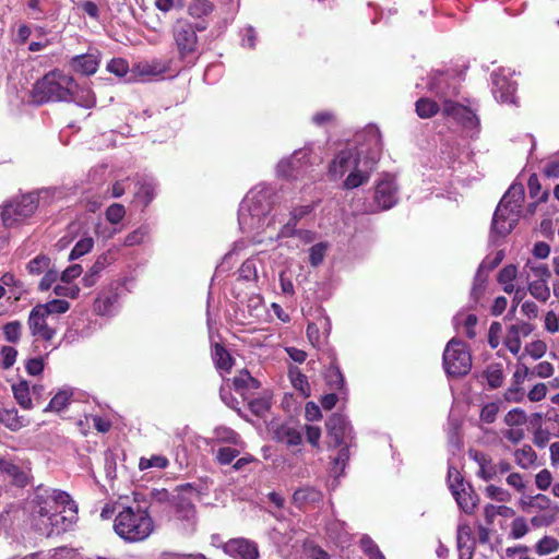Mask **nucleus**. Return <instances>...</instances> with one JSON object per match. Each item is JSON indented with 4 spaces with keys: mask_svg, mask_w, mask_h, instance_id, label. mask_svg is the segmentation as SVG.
<instances>
[{
    "mask_svg": "<svg viewBox=\"0 0 559 559\" xmlns=\"http://www.w3.org/2000/svg\"><path fill=\"white\" fill-rule=\"evenodd\" d=\"M25 510L32 527L46 537L69 531L78 520V506L59 489L38 487Z\"/></svg>",
    "mask_w": 559,
    "mask_h": 559,
    "instance_id": "obj_1",
    "label": "nucleus"
},
{
    "mask_svg": "<svg viewBox=\"0 0 559 559\" xmlns=\"http://www.w3.org/2000/svg\"><path fill=\"white\" fill-rule=\"evenodd\" d=\"M274 190L270 186L259 185L251 189L238 210V223L242 233L251 235L253 240L262 242L275 230L276 218L271 215L274 204Z\"/></svg>",
    "mask_w": 559,
    "mask_h": 559,
    "instance_id": "obj_2",
    "label": "nucleus"
},
{
    "mask_svg": "<svg viewBox=\"0 0 559 559\" xmlns=\"http://www.w3.org/2000/svg\"><path fill=\"white\" fill-rule=\"evenodd\" d=\"M146 501H140L138 495L129 504H118L114 520V532L126 543H141L154 532V521Z\"/></svg>",
    "mask_w": 559,
    "mask_h": 559,
    "instance_id": "obj_3",
    "label": "nucleus"
},
{
    "mask_svg": "<svg viewBox=\"0 0 559 559\" xmlns=\"http://www.w3.org/2000/svg\"><path fill=\"white\" fill-rule=\"evenodd\" d=\"M61 194L58 188H44L38 192L14 197L2 205L1 219L5 227L16 226L35 213L39 202L48 204Z\"/></svg>",
    "mask_w": 559,
    "mask_h": 559,
    "instance_id": "obj_4",
    "label": "nucleus"
},
{
    "mask_svg": "<svg viewBox=\"0 0 559 559\" xmlns=\"http://www.w3.org/2000/svg\"><path fill=\"white\" fill-rule=\"evenodd\" d=\"M209 26L207 21L191 23L188 20L179 19L171 27L175 49L177 52L179 68H192L201 56L199 38L197 33L204 32Z\"/></svg>",
    "mask_w": 559,
    "mask_h": 559,
    "instance_id": "obj_5",
    "label": "nucleus"
},
{
    "mask_svg": "<svg viewBox=\"0 0 559 559\" xmlns=\"http://www.w3.org/2000/svg\"><path fill=\"white\" fill-rule=\"evenodd\" d=\"M367 135L368 147L366 148V153L358 155L354 162V166H350L345 175L343 181V188L345 190H353L366 185L370 180L371 174L380 159L382 143L379 130L371 127L368 129Z\"/></svg>",
    "mask_w": 559,
    "mask_h": 559,
    "instance_id": "obj_6",
    "label": "nucleus"
},
{
    "mask_svg": "<svg viewBox=\"0 0 559 559\" xmlns=\"http://www.w3.org/2000/svg\"><path fill=\"white\" fill-rule=\"evenodd\" d=\"M524 187L513 183L500 200L492 217L491 237H506L518 224L522 214Z\"/></svg>",
    "mask_w": 559,
    "mask_h": 559,
    "instance_id": "obj_7",
    "label": "nucleus"
},
{
    "mask_svg": "<svg viewBox=\"0 0 559 559\" xmlns=\"http://www.w3.org/2000/svg\"><path fill=\"white\" fill-rule=\"evenodd\" d=\"M76 87L78 84L72 76L61 70H52L34 84L33 102L36 104L69 102L71 93Z\"/></svg>",
    "mask_w": 559,
    "mask_h": 559,
    "instance_id": "obj_8",
    "label": "nucleus"
},
{
    "mask_svg": "<svg viewBox=\"0 0 559 559\" xmlns=\"http://www.w3.org/2000/svg\"><path fill=\"white\" fill-rule=\"evenodd\" d=\"M443 367L448 376H465L472 367V357L467 346L459 340L452 338L443 352Z\"/></svg>",
    "mask_w": 559,
    "mask_h": 559,
    "instance_id": "obj_9",
    "label": "nucleus"
},
{
    "mask_svg": "<svg viewBox=\"0 0 559 559\" xmlns=\"http://www.w3.org/2000/svg\"><path fill=\"white\" fill-rule=\"evenodd\" d=\"M468 455L478 465L477 476L485 481L496 479L500 475L509 473L512 468L508 461L501 460L493 463L491 456L481 451L469 450Z\"/></svg>",
    "mask_w": 559,
    "mask_h": 559,
    "instance_id": "obj_10",
    "label": "nucleus"
},
{
    "mask_svg": "<svg viewBox=\"0 0 559 559\" xmlns=\"http://www.w3.org/2000/svg\"><path fill=\"white\" fill-rule=\"evenodd\" d=\"M427 86L442 102V106L447 99H452L459 93V80L454 73L448 71L431 73Z\"/></svg>",
    "mask_w": 559,
    "mask_h": 559,
    "instance_id": "obj_11",
    "label": "nucleus"
},
{
    "mask_svg": "<svg viewBox=\"0 0 559 559\" xmlns=\"http://www.w3.org/2000/svg\"><path fill=\"white\" fill-rule=\"evenodd\" d=\"M374 202L370 209L371 212L389 210L399 201V189L395 178L391 175H384L377 183L374 189Z\"/></svg>",
    "mask_w": 559,
    "mask_h": 559,
    "instance_id": "obj_12",
    "label": "nucleus"
},
{
    "mask_svg": "<svg viewBox=\"0 0 559 559\" xmlns=\"http://www.w3.org/2000/svg\"><path fill=\"white\" fill-rule=\"evenodd\" d=\"M368 145L359 144L354 146H347L341 150L332 159L329 166V175L333 180L344 178L350 166H354V162L359 154H365Z\"/></svg>",
    "mask_w": 559,
    "mask_h": 559,
    "instance_id": "obj_13",
    "label": "nucleus"
},
{
    "mask_svg": "<svg viewBox=\"0 0 559 559\" xmlns=\"http://www.w3.org/2000/svg\"><path fill=\"white\" fill-rule=\"evenodd\" d=\"M55 321L56 318H50L41 308L35 306L28 314L27 325L34 337L49 342L55 337L57 332Z\"/></svg>",
    "mask_w": 559,
    "mask_h": 559,
    "instance_id": "obj_14",
    "label": "nucleus"
},
{
    "mask_svg": "<svg viewBox=\"0 0 559 559\" xmlns=\"http://www.w3.org/2000/svg\"><path fill=\"white\" fill-rule=\"evenodd\" d=\"M309 148L296 150L288 158L282 159L277 164V174L288 179H298L302 177L308 169Z\"/></svg>",
    "mask_w": 559,
    "mask_h": 559,
    "instance_id": "obj_15",
    "label": "nucleus"
},
{
    "mask_svg": "<svg viewBox=\"0 0 559 559\" xmlns=\"http://www.w3.org/2000/svg\"><path fill=\"white\" fill-rule=\"evenodd\" d=\"M510 69H499L491 74L492 94L500 103H515L516 82L511 80Z\"/></svg>",
    "mask_w": 559,
    "mask_h": 559,
    "instance_id": "obj_16",
    "label": "nucleus"
},
{
    "mask_svg": "<svg viewBox=\"0 0 559 559\" xmlns=\"http://www.w3.org/2000/svg\"><path fill=\"white\" fill-rule=\"evenodd\" d=\"M442 114L447 117H452L461 123L464 129L471 131V136L478 132L479 119L468 107H465L453 99H447L442 107Z\"/></svg>",
    "mask_w": 559,
    "mask_h": 559,
    "instance_id": "obj_17",
    "label": "nucleus"
},
{
    "mask_svg": "<svg viewBox=\"0 0 559 559\" xmlns=\"http://www.w3.org/2000/svg\"><path fill=\"white\" fill-rule=\"evenodd\" d=\"M329 444L332 447H341L352 441L353 429L347 418L341 414H333L326 421Z\"/></svg>",
    "mask_w": 559,
    "mask_h": 559,
    "instance_id": "obj_18",
    "label": "nucleus"
},
{
    "mask_svg": "<svg viewBox=\"0 0 559 559\" xmlns=\"http://www.w3.org/2000/svg\"><path fill=\"white\" fill-rule=\"evenodd\" d=\"M223 550L234 559H259L260 556L257 543L243 537L229 539Z\"/></svg>",
    "mask_w": 559,
    "mask_h": 559,
    "instance_id": "obj_19",
    "label": "nucleus"
},
{
    "mask_svg": "<svg viewBox=\"0 0 559 559\" xmlns=\"http://www.w3.org/2000/svg\"><path fill=\"white\" fill-rule=\"evenodd\" d=\"M503 251H498L496 255L490 259L486 258L479 265L477 273L474 278V285L471 292L472 297L475 301L478 300L479 296L483 294L485 289V284L487 282L488 272L497 267L501 261L503 260Z\"/></svg>",
    "mask_w": 559,
    "mask_h": 559,
    "instance_id": "obj_20",
    "label": "nucleus"
},
{
    "mask_svg": "<svg viewBox=\"0 0 559 559\" xmlns=\"http://www.w3.org/2000/svg\"><path fill=\"white\" fill-rule=\"evenodd\" d=\"M27 483V477L15 464L5 459H0V487L8 484L24 487Z\"/></svg>",
    "mask_w": 559,
    "mask_h": 559,
    "instance_id": "obj_21",
    "label": "nucleus"
},
{
    "mask_svg": "<svg viewBox=\"0 0 559 559\" xmlns=\"http://www.w3.org/2000/svg\"><path fill=\"white\" fill-rule=\"evenodd\" d=\"M313 207L314 206L312 204H306L293 209V211L290 212L289 221L284 226H282L277 233L271 231L270 235L267 236V239L274 240L278 238L293 236V234L295 233V226L298 223V221H300L306 215L310 214L313 211Z\"/></svg>",
    "mask_w": 559,
    "mask_h": 559,
    "instance_id": "obj_22",
    "label": "nucleus"
},
{
    "mask_svg": "<svg viewBox=\"0 0 559 559\" xmlns=\"http://www.w3.org/2000/svg\"><path fill=\"white\" fill-rule=\"evenodd\" d=\"M174 61L170 59H153L138 64V71L143 76H160L168 72H179L181 68H173Z\"/></svg>",
    "mask_w": 559,
    "mask_h": 559,
    "instance_id": "obj_23",
    "label": "nucleus"
},
{
    "mask_svg": "<svg viewBox=\"0 0 559 559\" xmlns=\"http://www.w3.org/2000/svg\"><path fill=\"white\" fill-rule=\"evenodd\" d=\"M70 64L74 71L84 75H92L97 71L99 66L98 53L88 52L74 56L71 59Z\"/></svg>",
    "mask_w": 559,
    "mask_h": 559,
    "instance_id": "obj_24",
    "label": "nucleus"
},
{
    "mask_svg": "<svg viewBox=\"0 0 559 559\" xmlns=\"http://www.w3.org/2000/svg\"><path fill=\"white\" fill-rule=\"evenodd\" d=\"M323 493L313 486H304L296 489L293 493V503L301 509L307 506L318 503L322 500Z\"/></svg>",
    "mask_w": 559,
    "mask_h": 559,
    "instance_id": "obj_25",
    "label": "nucleus"
},
{
    "mask_svg": "<svg viewBox=\"0 0 559 559\" xmlns=\"http://www.w3.org/2000/svg\"><path fill=\"white\" fill-rule=\"evenodd\" d=\"M135 198L138 201L147 206L156 195L157 183L153 177H140L135 183Z\"/></svg>",
    "mask_w": 559,
    "mask_h": 559,
    "instance_id": "obj_26",
    "label": "nucleus"
},
{
    "mask_svg": "<svg viewBox=\"0 0 559 559\" xmlns=\"http://www.w3.org/2000/svg\"><path fill=\"white\" fill-rule=\"evenodd\" d=\"M119 296L115 292L99 294L94 302V310L99 316H112L118 309Z\"/></svg>",
    "mask_w": 559,
    "mask_h": 559,
    "instance_id": "obj_27",
    "label": "nucleus"
},
{
    "mask_svg": "<svg viewBox=\"0 0 559 559\" xmlns=\"http://www.w3.org/2000/svg\"><path fill=\"white\" fill-rule=\"evenodd\" d=\"M452 495L462 511L467 514H472L475 511L478 503V497L468 484L466 487L459 491H454Z\"/></svg>",
    "mask_w": 559,
    "mask_h": 559,
    "instance_id": "obj_28",
    "label": "nucleus"
},
{
    "mask_svg": "<svg viewBox=\"0 0 559 559\" xmlns=\"http://www.w3.org/2000/svg\"><path fill=\"white\" fill-rule=\"evenodd\" d=\"M191 488L192 487L190 484L182 486L177 497L174 498V506L176 507V512L179 518L190 519L194 514V506L189 499L185 497V492Z\"/></svg>",
    "mask_w": 559,
    "mask_h": 559,
    "instance_id": "obj_29",
    "label": "nucleus"
},
{
    "mask_svg": "<svg viewBox=\"0 0 559 559\" xmlns=\"http://www.w3.org/2000/svg\"><path fill=\"white\" fill-rule=\"evenodd\" d=\"M471 539L469 528L460 526L457 530L456 543L459 549V559H472L474 554L473 544H468Z\"/></svg>",
    "mask_w": 559,
    "mask_h": 559,
    "instance_id": "obj_30",
    "label": "nucleus"
},
{
    "mask_svg": "<svg viewBox=\"0 0 559 559\" xmlns=\"http://www.w3.org/2000/svg\"><path fill=\"white\" fill-rule=\"evenodd\" d=\"M275 433L278 441L284 442L289 447L299 445L302 441L300 430L289 425H281L277 427Z\"/></svg>",
    "mask_w": 559,
    "mask_h": 559,
    "instance_id": "obj_31",
    "label": "nucleus"
},
{
    "mask_svg": "<svg viewBox=\"0 0 559 559\" xmlns=\"http://www.w3.org/2000/svg\"><path fill=\"white\" fill-rule=\"evenodd\" d=\"M109 264L108 257L106 254L99 255L93 265L90 267L88 272L83 276L82 281L86 287H91L95 285L97 282L99 274L106 269Z\"/></svg>",
    "mask_w": 559,
    "mask_h": 559,
    "instance_id": "obj_32",
    "label": "nucleus"
},
{
    "mask_svg": "<svg viewBox=\"0 0 559 559\" xmlns=\"http://www.w3.org/2000/svg\"><path fill=\"white\" fill-rule=\"evenodd\" d=\"M0 423L13 431L27 425V420L15 408L0 411Z\"/></svg>",
    "mask_w": 559,
    "mask_h": 559,
    "instance_id": "obj_33",
    "label": "nucleus"
},
{
    "mask_svg": "<svg viewBox=\"0 0 559 559\" xmlns=\"http://www.w3.org/2000/svg\"><path fill=\"white\" fill-rule=\"evenodd\" d=\"M69 102H73L78 106L84 108H92L96 104V98L90 87H82L78 85V87L71 93V98Z\"/></svg>",
    "mask_w": 559,
    "mask_h": 559,
    "instance_id": "obj_34",
    "label": "nucleus"
},
{
    "mask_svg": "<svg viewBox=\"0 0 559 559\" xmlns=\"http://www.w3.org/2000/svg\"><path fill=\"white\" fill-rule=\"evenodd\" d=\"M515 463L524 469H528L535 465L537 460V454L533 450V448L528 444L523 445L520 449H516L513 453Z\"/></svg>",
    "mask_w": 559,
    "mask_h": 559,
    "instance_id": "obj_35",
    "label": "nucleus"
},
{
    "mask_svg": "<svg viewBox=\"0 0 559 559\" xmlns=\"http://www.w3.org/2000/svg\"><path fill=\"white\" fill-rule=\"evenodd\" d=\"M214 10V4L209 0H194L188 5V14L199 21H206Z\"/></svg>",
    "mask_w": 559,
    "mask_h": 559,
    "instance_id": "obj_36",
    "label": "nucleus"
},
{
    "mask_svg": "<svg viewBox=\"0 0 559 559\" xmlns=\"http://www.w3.org/2000/svg\"><path fill=\"white\" fill-rule=\"evenodd\" d=\"M12 392L17 404L24 409L33 407L31 389L26 381H20L12 385Z\"/></svg>",
    "mask_w": 559,
    "mask_h": 559,
    "instance_id": "obj_37",
    "label": "nucleus"
},
{
    "mask_svg": "<svg viewBox=\"0 0 559 559\" xmlns=\"http://www.w3.org/2000/svg\"><path fill=\"white\" fill-rule=\"evenodd\" d=\"M72 390L70 388H63L59 390L55 396L50 400L49 404L45 407V412H60L64 409L72 396Z\"/></svg>",
    "mask_w": 559,
    "mask_h": 559,
    "instance_id": "obj_38",
    "label": "nucleus"
},
{
    "mask_svg": "<svg viewBox=\"0 0 559 559\" xmlns=\"http://www.w3.org/2000/svg\"><path fill=\"white\" fill-rule=\"evenodd\" d=\"M525 275L528 280L531 275H534L536 280L548 278L550 271L545 263L528 260L523 266L521 276Z\"/></svg>",
    "mask_w": 559,
    "mask_h": 559,
    "instance_id": "obj_39",
    "label": "nucleus"
},
{
    "mask_svg": "<svg viewBox=\"0 0 559 559\" xmlns=\"http://www.w3.org/2000/svg\"><path fill=\"white\" fill-rule=\"evenodd\" d=\"M328 384L337 390H342L345 385V379L334 357L331 360L330 367L325 373Z\"/></svg>",
    "mask_w": 559,
    "mask_h": 559,
    "instance_id": "obj_40",
    "label": "nucleus"
},
{
    "mask_svg": "<svg viewBox=\"0 0 559 559\" xmlns=\"http://www.w3.org/2000/svg\"><path fill=\"white\" fill-rule=\"evenodd\" d=\"M530 294L537 300L546 302L550 297L547 278L535 280L528 283Z\"/></svg>",
    "mask_w": 559,
    "mask_h": 559,
    "instance_id": "obj_41",
    "label": "nucleus"
},
{
    "mask_svg": "<svg viewBox=\"0 0 559 559\" xmlns=\"http://www.w3.org/2000/svg\"><path fill=\"white\" fill-rule=\"evenodd\" d=\"M289 379L293 386L304 396H308L310 394V385L308 379L297 367L289 369Z\"/></svg>",
    "mask_w": 559,
    "mask_h": 559,
    "instance_id": "obj_42",
    "label": "nucleus"
},
{
    "mask_svg": "<svg viewBox=\"0 0 559 559\" xmlns=\"http://www.w3.org/2000/svg\"><path fill=\"white\" fill-rule=\"evenodd\" d=\"M233 383L236 391L258 389L260 386L259 381L251 377L247 370H241L239 374L234 378Z\"/></svg>",
    "mask_w": 559,
    "mask_h": 559,
    "instance_id": "obj_43",
    "label": "nucleus"
},
{
    "mask_svg": "<svg viewBox=\"0 0 559 559\" xmlns=\"http://www.w3.org/2000/svg\"><path fill=\"white\" fill-rule=\"evenodd\" d=\"M50 318H56L55 314L64 313L69 310L70 304L63 299H53L46 304L37 305Z\"/></svg>",
    "mask_w": 559,
    "mask_h": 559,
    "instance_id": "obj_44",
    "label": "nucleus"
},
{
    "mask_svg": "<svg viewBox=\"0 0 559 559\" xmlns=\"http://www.w3.org/2000/svg\"><path fill=\"white\" fill-rule=\"evenodd\" d=\"M534 548L538 556H547L559 550V540L546 535L536 543Z\"/></svg>",
    "mask_w": 559,
    "mask_h": 559,
    "instance_id": "obj_45",
    "label": "nucleus"
},
{
    "mask_svg": "<svg viewBox=\"0 0 559 559\" xmlns=\"http://www.w3.org/2000/svg\"><path fill=\"white\" fill-rule=\"evenodd\" d=\"M439 105L426 97L419 98L416 102V112L420 118H430L439 111Z\"/></svg>",
    "mask_w": 559,
    "mask_h": 559,
    "instance_id": "obj_46",
    "label": "nucleus"
},
{
    "mask_svg": "<svg viewBox=\"0 0 559 559\" xmlns=\"http://www.w3.org/2000/svg\"><path fill=\"white\" fill-rule=\"evenodd\" d=\"M22 330L23 325L17 320L5 323L2 328L4 340L13 344L19 343L21 340Z\"/></svg>",
    "mask_w": 559,
    "mask_h": 559,
    "instance_id": "obj_47",
    "label": "nucleus"
},
{
    "mask_svg": "<svg viewBox=\"0 0 559 559\" xmlns=\"http://www.w3.org/2000/svg\"><path fill=\"white\" fill-rule=\"evenodd\" d=\"M329 247V242L321 241L309 249V263L311 266L317 267L323 262Z\"/></svg>",
    "mask_w": 559,
    "mask_h": 559,
    "instance_id": "obj_48",
    "label": "nucleus"
},
{
    "mask_svg": "<svg viewBox=\"0 0 559 559\" xmlns=\"http://www.w3.org/2000/svg\"><path fill=\"white\" fill-rule=\"evenodd\" d=\"M488 385L491 389L500 388L503 383V371L499 365H490L484 372Z\"/></svg>",
    "mask_w": 559,
    "mask_h": 559,
    "instance_id": "obj_49",
    "label": "nucleus"
},
{
    "mask_svg": "<svg viewBox=\"0 0 559 559\" xmlns=\"http://www.w3.org/2000/svg\"><path fill=\"white\" fill-rule=\"evenodd\" d=\"M21 513H23V511L19 507L14 504L9 506L0 512V528L4 531L10 528Z\"/></svg>",
    "mask_w": 559,
    "mask_h": 559,
    "instance_id": "obj_50",
    "label": "nucleus"
},
{
    "mask_svg": "<svg viewBox=\"0 0 559 559\" xmlns=\"http://www.w3.org/2000/svg\"><path fill=\"white\" fill-rule=\"evenodd\" d=\"M239 280L246 282H257L258 280V269H257V260L247 259L239 269Z\"/></svg>",
    "mask_w": 559,
    "mask_h": 559,
    "instance_id": "obj_51",
    "label": "nucleus"
},
{
    "mask_svg": "<svg viewBox=\"0 0 559 559\" xmlns=\"http://www.w3.org/2000/svg\"><path fill=\"white\" fill-rule=\"evenodd\" d=\"M50 266V259L49 257L45 255V254H39L37 257H35L34 259H32L28 263H27V271L29 274H33V275H39L41 273H45Z\"/></svg>",
    "mask_w": 559,
    "mask_h": 559,
    "instance_id": "obj_52",
    "label": "nucleus"
},
{
    "mask_svg": "<svg viewBox=\"0 0 559 559\" xmlns=\"http://www.w3.org/2000/svg\"><path fill=\"white\" fill-rule=\"evenodd\" d=\"M93 247L94 240L92 237L87 236L81 238L71 250L69 254V260H76L83 257L84 254L88 253L93 249Z\"/></svg>",
    "mask_w": 559,
    "mask_h": 559,
    "instance_id": "obj_53",
    "label": "nucleus"
},
{
    "mask_svg": "<svg viewBox=\"0 0 559 559\" xmlns=\"http://www.w3.org/2000/svg\"><path fill=\"white\" fill-rule=\"evenodd\" d=\"M453 321L456 326L464 324L465 334L468 338H474L476 336L475 325L477 323V317L475 314L469 313L463 318V316L459 313L454 317Z\"/></svg>",
    "mask_w": 559,
    "mask_h": 559,
    "instance_id": "obj_54",
    "label": "nucleus"
},
{
    "mask_svg": "<svg viewBox=\"0 0 559 559\" xmlns=\"http://www.w3.org/2000/svg\"><path fill=\"white\" fill-rule=\"evenodd\" d=\"M214 360L218 369L229 371L231 368V357L229 353L219 344L215 345L214 348Z\"/></svg>",
    "mask_w": 559,
    "mask_h": 559,
    "instance_id": "obj_55",
    "label": "nucleus"
},
{
    "mask_svg": "<svg viewBox=\"0 0 559 559\" xmlns=\"http://www.w3.org/2000/svg\"><path fill=\"white\" fill-rule=\"evenodd\" d=\"M499 412H500V403L499 402L486 403L480 409L479 419L481 423L492 424L496 420Z\"/></svg>",
    "mask_w": 559,
    "mask_h": 559,
    "instance_id": "obj_56",
    "label": "nucleus"
},
{
    "mask_svg": "<svg viewBox=\"0 0 559 559\" xmlns=\"http://www.w3.org/2000/svg\"><path fill=\"white\" fill-rule=\"evenodd\" d=\"M168 459L164 455H152L150 459L141 457L139 467L141 471L152 467L164 469L168 466Z\"/></svg>",
    "mask_w": 559,
    "mask_h": 559,
    "instance_id": "obj_57",
    "label": "nucleus"
},
{
    "mask_svg": "<svg viewBox=\"0 0 559 559\" xmlns=\"http://www.w3.org/2000/svg\"><path fill=\"white\" fill-rule=\"evenodd\" d=\"M526 420V413L522 408H512L504 416V424L509 427L522 426Z\"/></svg>",
    "mask_w": 559,
    "mask_h": 559,
    "instance_id": "obj_58",
    "label": "nucleus"
},
{
    "mask_svg": "<svg viewBox=\"0 0 559 559\" xmlns=\"http://www.w3.org/2000/svg\"><path fill=\"white\" fill-rule=\"evenodd\" d=\"M148 234L150 229L147 226H140L139 228L127 235L123 243L127 247L140 245L144 241Z\"/></svg>",
    "mask_w": 559,
    "mask_h": 559,
    "instance_id": "obj_59",
    "label": "nucleus"
},
{
    "mask_svg": "<svg viewBox=\"0 0 559 559\" xmlns=\"http://www.w3.org/2000/svg\"><path fill=\"white\" fill-rule=\"evenodd\" d=\"M448 484L452 493L467 486L461 473L453 466L448 468Z\"/></svg>",
    "mask_w": 559,
    "mask_h": 559,
    "instance_id": "obj_60",
    "label": "nucleus"
},
{
    "mask_svg": "<svg viewBox=\"0 0 559 559\" xmlns=\"http://www.w3.org/2000/svg\"><path fill=\"white\" fill-rule=\"evenodd\" d=\"M528 533V525L526 520L522 516L515 518L511 523L510 536L514 539H520Z\"/></svg>",
    "mask_w": 559,
    "mask_h": 559,
    "instance_id": "obj_61",
    "label": "nucleus"
},
{
    "mask_svg": "<svg viewBox=\"0 0 559 559\" xmlns=\"http://www.w3.org/2000/svg\"><path fill=\"white\" fill-rule=\"evenodd\" d=\"M485 493L489 499L499 502H508L511 498V495L506 489L496 485L487 486L485 489Z\"/></svg>",
    "mask_w": 559,
    "mask_h": 559,
    "instance_id": "obj_62",
    "label": "nucleus"
},
{
    "mask_svg": "<svg viewBox=\"0 0 559 559\" xmlns=\"http://www.w3.org/2000/svg\"><path fill=\"white\" fill-rule=\"evenodd\" d=\"M126 215V210L122 204L114 203L106 210V218L111 224H118Z\"/></svg>",
    "mask_w": 559,
    "mask_h": 559,
    "instance_id": "obj_63",
    "label": "nucleus"
},
{
    "mask_svg": "<svg viewBox=\"0 0 559 559\" xmlns=\"http://www.w3.org/2000/svg\"><path fill=\"white\" fill-rule=\"evenodd\" d=\"M107 70L119 78H123L129 70L128 62L122 58H115L107 64Z\"/></svg>",
    "mask_w": 559,
    "mask_h": 559,
    "instance_id": "obj_64",
    "label": "nucleus"
}]
</instances>
